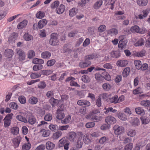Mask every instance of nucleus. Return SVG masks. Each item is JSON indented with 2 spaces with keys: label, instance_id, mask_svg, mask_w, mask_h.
Listing matches in <instances>:
<instances>
[{
  "label": "nucleus",
  "instance_id": "1",
  "mask_svg": "<svg viewBox=\"0 0 150 150\" xmlns=\"http://www.w3.org/2000/svg\"><path fill=\"white\" fill-rule=\"evenodd\" d=\"M59 42L57 38V35L55 33H52L50 36L49 43L52 46H56L59 45Z\"/></svg>",
  "mask_w": 150,
  "mask_h": 150
},
{
  "label": "nucleus",
  "instance_id": "2",
  "mask_svg": "<svg viewBox=\"0 0 150 150\" xmlns=\"http://www.w3.org/2000/svg\"><path fill=\"white\" fill-rule=\"evenodd\" d=\"M119 39L120 41L118 43V47L121 50H122L127 44V40L126 38V36L124 35H122L119 36Z\"/></svg>",
  "mask_w": 150,
  "mask_h": 150
},
{
  "label": "nucleus",
  "instance_id": "3",
  "mask_svg": "<svg viewBox=\"0 0 150 150\" xmlns=\"http://www.w3.org/2000/svg\"><path fill=\"white\" fill-rule=\"evenodd\" d=\"M13 114L11 113L7 115L5 117L3 120L4 123V127L7 128L9 126L11 125V120L12 119V116Z\"/></svg>",
  "mask_w": 150,
  "mask_h": 150
},
{
  "label": "nucleus",
  "instance_id": "4",
  "mask_svg": "<svg viewBox=\"0 0 150 150\" xmlns=\"http://www.w3.org/2000/svg\"><path fill=\"white\" fill-rule=\"evenodd\" d=\"M78 105L83 107H88L91 105V103L89 101L84 99L80 100L77 102Z\"/></svg>",
  "mask_w": 150,
  "mask_h": 150
},
{
  "label": "nucleus",
  "instance_id": "5",
  "mask_svg": "<svg viewBox=\"0 0 150 150\" xmlns=\"http://www.w3.org/2000/svg\"><path fill=\"white\" fill-rule=\"evenodd\" d=\"M93 54H91L88 55L86 56L85 57V62L83 63V64H85V66H90L91 64V62L89 60L92 59L96 57Z\"/></svg>",
  "mask_w": 150,
  "mask_h": 150
},
{
  "label": "nucleus",
  "instance_id": "6",
  "mask_svg": "<svg viewBox=\"0 0 150 150\" xmlns=\"http://www.w3.org/2000/svg\"><path fill=\"white\" fill-rule=\"evenodd\" d=\"M149 10L148 9H146L142 11V13L143 15L140 14L138 16H135V18L137 19H142L146 17L149 13Z\"/></svg>",
  "mask_w": 150,
  "mask_h": 150
},
{
  "label": "nucleus",
  "instance_id": "7",
  "mask_svg": "<svg viewBox=\"0 0 150 150\" xmlns=\"http://www.w3.org/2000/svg\"><path fill=\"white\" fill-rule=\"evenodd\" d=\"M115 133L117 135L123 132L124 128L122 126H119L118 125H115L113 127Z\"/></svg>",
  "mask_w": 150,
  "mask_h": 150
},
{
  "label": "nucleus",
  "instance_id": "8",
  "mask_svg": "<svg viewBox=\"0 0 150 150\" xmlns=\"http://www.w3.org/2000/svg\"><path fill=\"white\" fill-rule=\"evenodd\" d=\"M79 135L81 136L79 137L78 139L76 145V147L78 149L81 148L82 147L83 145L82 137L83 134L82 132H80L79 133Z\"/></svg>",
  "mask_w": 150,
  "mask_h": 150
},
{
  "label": "nucleus",
  "instance_id": "9",
  "mask_svg": "<svg viewBox=\"0 0 150 150\" xmlns=\"http://www.w3.org/2000/svg\"><path fill=\"white\" fill-rule=\"evenodd\" d=\"M17 54L19 56V58L20 60H23L25 57V54L24 52L20 49H16Z\"/></svg>",
  "mask_w": 150,
  "mask_h": 150
},
{
  "label": "nucleus",
  "instance_id": "10",
  "mask_svg": "<svg viewBox=\"0 0 150 150\" xmlns=\"http://www.w3.org/2000/svg\"><path fill=\"white\" fill-rule=\"evenodd\" d=\"M105 121L108 124H113L116 122V120L114 117L111 116H109L106 118Z\"/></svg>",
  "mask_w": 150,
  "mask_h": 150
},
{
  "label": "nucleus",
  "instance_id": "11",
  "mask_svg": "<svg viewBox=\"0 0 150 150\" xmlns=\"http://www.w3.org/2000/svg\"><path fill=\"white\" fill-rule=\"evenodd\" d=\"M18 36V34L17 33L13 32L11 34L8 38V41L9 43L14 41L16 39Z\"/></svg>",
  "mask_w": 150,
  "mask_h": 150
},
{
  "label": "nucleus",
  "instance_id": "12",
  "mask_svg": "<svg viewBox=\"0 0 150 150\" xmlns=\"http://www.w3.org/2000/svg\"><path fill=\"white\" fill-rule=\"evenodd\" d=\"M65 8V6L63 4H61L56 8V12L58 14H61L64 12Z\"/></svg>",
  "mask_w": 150,
  "mask_h": 150
},
{
  "label": "nucleus",
  "instance_id": "13",
  "mask_svg": "<svg viewBox=\"0 0 150 150\" xmlns=\"http://www.w3.org/2000/svg\"><path fill=\"white\" fill-rule=\"evenodd\" d=\"M21 139V138L20 137H17L13 139V142L14 147L16 148L19 146Z\"/></svg>",
  "mask_w": 150,
  "mask_h": 150
},
{
  "label": "nucleus",
  "instance_id": "14",
  "mask_svg": "<svg viewBox=\"0 0 150 150\" xmlns=\"http://www.w3.org/2000/svg\"><path fill=\"white\" fill-rule=\"evenodd\" d=\"M4 55L8 58H11L13 55V52L11 49H7L5 51Z\"/></svg>",
  "mask_w": 150,
  "mask_h": 150
},
{
  "label": "nucleus",
  "instance_id": "15",
  "mask_svg": "<svg viewBox=\"0 0 150 150\" xmlns=\"http://www.w3.org/2000/svg\"><path fill=\"white\" fill-rule=\"evenodd\" d=\"M63 110L62 109H58L57 110V115L56 118L59 120H61L64 117V114L62 112Z\"/></svg>",
  "mask_w": 150,
  "mask_h": 150
},
{
  "label": "nucleus",
  "instance_id": "16",
  "mask_svg": "<svg viewBox=\"0 0 150 150\" xmlns=\"http://www.w3.org/2000/svg\"><path fill=\"white\" fill-rule=\"evenodd\" d=\"M47 23V20L44 19L40 21L38 24V28L39 29L42 28L45 26Z\"/></svg>",
  "mask_w": 150,
  "mask_h": 150
},
{
  "label": "nucleus",
  "instance_id": "17",
  "mask_svg": "<svg viewBox=\"0 0 150 150\" xmlns=\"http://www.w3.org/2000/svg\"><path fill=\"white\" fill-rule=\"evenodd\" d=\"M28 21L24 20L22 22L20 23L17 26V28L19 29H21L25 28L27 25Z\"/></svg>",
  "mask_w": 150,
  "mask_h": 150
},
{
  "label": "nucleus",
  "instance_id": "18",
  "mask_svg": "<svg viewBox=\"0 0 150 150\" xmlns=\"http://www.w3.org/2000/svg\"><path fill=\"white\" fill-rule=\"evenodd\" d=\"M38 102V98L35 96H31L28 100L29 103L31 105H35Z\"/></svg>",
  "mask_w": 150,
  "mask_h": 150
},
{
  "label": "nucleus",
  "instance_id": "19",
  "mask_svg": "<svg viewBox=\"0 0 150 150\" xmlns=\"http://www.w3.org/2000/svg\"><path fill=\"white\" fill-rule=\"evenodd\" d=\"M67 137H64L59 140V147H62L64 146V144L67 143Z\"/></svg>",
  "mask_w": 150,
  "mask_h": 150
},
{
  "label": "nucleus",
  "instance_id": "20",
  "mask_svg": "<svg viewBox=\"0 0 150 150\" xmlns=\"http://www.w3.org/2000/svg\"><path fill=\"white\" fill-rule=\"evenodd\" d=\"M118 117L122 120H126L127 119V115L123 112H119L117 113Z\"/></svg>",
  "mask_w": 150,
  "mask_h": 150
},
{
  "label": "nucleus",
  "instance_id": "21",
  "mask_svg": "<svg viewBox=\"0 0 150 150\" xmlns=\"http://www.w3.org/2000/svg\"><path fill=\"white\" fill-rule=\"evenodd\" d=\"M51 56V53L49 51H45L42 53L41 57L43 59H49Z\"/></svg>",
  "mask_w": 150,
  "mask_h": 150
},
{
  "label": "nucleus",
  "instance_id": "22",
  "mask_svg": "<svg viewBox=\"0 0 150 150\" xmlns=\"http://www.w3.org/2000/svg\"><path fill=\"white\" fill-rule=\"evenodd\" d=\"M23 38L24 40L26 41L31 40L33 39V36L28 33H26L24 34Z\"/></svg>",
  "mask_w": 150,
  "mask_h": 150
},
{
  "label": "nucleus",
  "instance_id": "23",
  "mask_svg": "<svg viewBox=\"0 0 150 150\" xmlns=\"http://www.w3.org/2000/svg\"><path fill=\"white\" fill-rule=\"evenodd\" d=\"M69 139L71 142H73L74 141L76 135V133L74 132H71L69 134Z\"/></svg>",
  "mask_w": 150,
  "mask_h": 150
},
{
  "label": "nucleus",
  "instance_id": "24",
  "mask_svg": "<svg viewBox=\"0 0 150 150\" xmlns=\"http://www.w3.org/2000/svg\"><path fill=\"white\" fill-rule=\"evenodd\" d=\"M32 62L35 64L41 65L44 63V61L42 59L35 58L33 59Z\"/></svg>",
  "mask_w": 150,
  "mask_h": 150
},
{
  "label": "nucleus",
  "instance_id": "25",
  "mask_svg": "<svg viewBox=\"0 0 150 150\" xmlns=\"http://www.w3.org/2000/svg\"><path fill=\"white\" fill-rule=\"evenodd\" d=\"M10 131L13 135H16L19 133V129L17 127H14L11 128Z\"/></svg>",
  "mask_w": 150,
  "mask_h": 150
},
{
  "label": "nucleus",
  "instance_id": "26",
  "mask_svg": "<svg viewBox=\"0 0 150 150\" xmlns=\"http://www.w3.org/2000/svg\"><path fill=\"white\" fill-rule=\"evenodd\" d=\"M46 145L47 149L50 150H52L55 146V144L50 141L47 142Z\"/></svg>",
  "mask_w": 150,
  "mask_h": 150
},
{
  "label": "nucleus",
  "instance_id": "27",
  "mask_svg": "<svg viewBox=\"0 0 150 150\" xmlns=\"http://www.w3.org/2000/svg\"><path fill=\"white\" fill-rule=\"evenodd\" d=\"M108 34L111 35V36L116 35L118 33V30L116 28H111L107 31Z\"/></svg>",
  "mask_w": 150,
  "mask_h": 150
},
{
  "label": "nucleus",
  "instance_id": "28",
  "mask_svg": "<svg viewBox=\"0 0 150 150\" xmlns=\"http://www.w3.org/2000/svg\"><path fill=\"white\" fill-rule=\"evenodd\" d=\"M49 102L52 106H54L59 103V101L54 98H51L49 100Z\"/></svg>",
  "mask_w": 150,
  "mask_h": 150
},
{
  "label": "nucleus",
  "instance_id": "29",
  "mask_svg": "<svg viewBox=\"0 0 150 150\" xmlns=\"http://www.w3.org/2000/svg\"><path fill=\"white\" fill-rule=\"evenodd\" d=\"M130 31L132 33H139L140 28L137 25H134L131 27Z\"/></svg>",
  "mask_w": 150,
  "mask_h": 150
},
{
  "label": "nucleus",
  "instance_id": "30",
  "mask_svg": "<svg viewBox=\"0 0 150 150\" xmlns=\"http://www.w3.org/2000/svg\"><path fill=\"white\" fill-rule=\"evenodd\" d=\"M40 132L41 133L42 136L44 137H47L50 135V131L49 130H46L43 129L40 130Z\"/></svg>",
  "mask_w": 150,
  "mask_h": 150
},
{
  "label": "nucleus",
  "instance_id": "31",
  "mask_svg": "<svg viewBox=\"0 0 150 150\" xmlns=\"http://www.w3.org/2000/svg\"><path fill=\"white\" fill-rule=\"evenodd\" d=\"M117 66H126L128 64V62L126 60H121L117 62Z\"/></svg>",
  "mask_w": 150,
  "mask_h": 150
},
{
  "label": "nucleus",
  "instance_id": "32",
  "mask_svg": "<svg viewBox=\"0 0 150 150\" xmlns=\"http://www.w3.org/2000/svg\"><path fill=\"white\" fill-rule=\"evenodd\" d=\"M62 132L60 131H58L54 133L53 134V138L54 139H57L61 136Z\"/></svg>",
  "mask_w": 150,
  "mask_h": 150
},
{
  "label": "nucleus",
  "instance_id": "33",
  "mask_svg": "<svg viewBox=\"0 0 150 150\" xmlns=\"http://www.w3.org/2000/svg\"><path fill=\"white\" fill-rule=\"evenodd\" d=\"M130 71V69L129 67L125 68L122 72V76L123 77H126L129 74Z\"/></svg>",
  "mask_w": 150,
  "mask_h": 150
},
{
  "label": "nucleus",
  "instance_id": "34",
  "mask_svg": "<svg viewBox=\"0 0 150 150\" xmlns=\"http://www.w3.org/2000/svg\"><path fill=\"white\" fill-rule=\"evenodd\" d=\"M137 4L140 6H144L147 4V0H137Z\"/></svg>",
  "mask_w": 150,
  "mask_h": 150
},
{
  "label": "nucleus",
  "instance_id": "35",
  "mask_svg": "<svg viewBox=\"0 0 150 150\" xmlns=\"http://www.w3.org/2000/svg\"><path fill=\"white\" fill-rule=\"evenodd\" d=\"M102 75L103 77L104 78L105 80L108 81L111 80V76L107 72H103L102 74Z\"/></svg>",
  "mask_w": 150,
  "mask_h": 150
},
{
  "label": "nucleus",
  "instance_id": "36",
  "mask_svg": "<svg viewBox=\"0 0 150 150\" xmlns=\"http://www.w3.org/2000/svg\"><path fill=\"white\" fill-rule=\"evenodd\" d=\"M118 96L117 95H115L112 98H109L108 100V101L111 103H118Z\"/></svg>",
  "mask_w": 150,
  "mask_h": 150
},
{
  "label": "nucleus",
  "instance_id": "37",
  "mask_svg": "<svg viewBox=\"0 0 150 150\" xmlns=\"http://www.w3.org/2000/svg\"><path fill=\"white\" fill-rule=\"evenodd\" d=\"M103 3L102 0H100L97 1L95 4L93 6L94 9H98L101 6Z\"/></svg>",
  "mask_w": 150,
  "mask_h": 150
},
{
  "label": "nucleus",
  "instance_id": "38",
  "mask_svg": "<svg viewBox=\"0 0 150 150\" xmlns=\"http://www.w3.org/2000/svg\"><path fill=\"white\" fill-rule=\"evenodd\" d=\"M92 120L94 122H98L102 119V117L101 116L98 115H92Z\"/></svg>",
  "mask_w": 150,
  "mask_h": 150
},
{
  "label": "nucleus",
  "instance_id": "39",
  "mask_svg": "<svg viewBox=\"0 0 150 150\" xmlns=\"http://www.w3.org/2000/svg\"><path fill=\"white\" fill-rule=\"evenodd\" d=\"M78 9L75 8H73L71 9L69 12V14L70 16H73L78 12Z\"/></svg>",
  "mask_w": 150,
  "mask_h": 150
},
{
  "label": "nucleus",
  "instance_id": "40",
  "mask_svg": "<svg viewBox=\"0 0 150 150\" xmlns=\"http://www.w3.org/2000/svg\"><path fill=\"white\" fill-rule=\"evenodd\" d=\"M145 43L144 40L142 38L139 39L138 41L135 44V46H141L144 45Z\"/></svg>",
  "mask_w": 150,
  "mask_h": 150
},
{
  "label": "nucleus",
  "instance_id": "41",
  "mask_svg": "<svg viewBox=\"0 0 150 150\" xmlns=\"http://www.w3.org/2000/svg\"><path fill=\"white\" fill-rule=\"evenodd\" d=\"M136 134V131L133 129L128 130L127 132V134L128 136L131 137L134 136Z\"/></svg>",
  "mask_w": 150,
  "mask_h": 150
},
{
  "label": "nucleus",
  "instance_id": "42",
  "mask_svg": "<svg viewBox=\"0 0 150 150\" xmlns=\"http://www.w3.org/2000/svg\"><path fill=\"white\" fill-rule=\"evenodd\" d=\"M109 139L105 137H103L100 138L99 140V143L101 144H103L106 143L107 141H108Z\"/></svg>",
  "mask_w": 150,
  "mask_h": 150
},
{
  "label": "nucleus",
  "instance_id": "43",
  "mask_svg": "<svg viewBox=\"0 0 150 150\" xmlns=\"http://www.w3.org/2000/svg\"><path fill=\"white\" fill-rule=\"evenodd\" d=\"M16 118L18 120L24 122L25 123L27 122V120L24 117L22 116L21 115H17L16 117Z\"/></svg>",
  "mask_w": 150,
  "mask_h": 150
},
{
  "label": "nucleus",
  "instance_id": "44",
  "mask_svg": "<svg viewBox=\"0 0 150 150\" xmlns=\"http://www.w3.org/2000/svg\"><path fill=\"white\" fill-rule=\"evenodd\" d=\"M89 137V134H86L84 136L83 140L86 144H88L90 142Z\"/></svg>",
  "mask_w": 150,
  "mask_h": 150
},
{
  "label": "nucleus",
  "instance_id": "45",
  "mask_svg": "<svg viewBox=\"0 0 150 150\" xmlns=\"http://www.w3.org/2000/svg\"><path fill=\"white\" fill-rule=\"evenodd\" d=\"M49 128L52 131H55L58 129V127L56 125L50 124L49 126Z\"/></svg>",
  "mask_w": 150,
  "mask_h": 150
},
{
  "label": "nucleus",
  "instance_id": "46",
  "mask_svg": "<svg viewBox=\"0 0 150 150\" xmlns=\"http://www.w3.org/2000/svg\"><path fill=\"white\" fill-rule=\"evenodd\" d=\"M36 15L37 18L42 19L45 16V13L43 11H39L37 13Z\"/></svg>",
  "mask_w": 150,
  "mask_h": 150
},
{
  "label": "nucleus",
  "instance_id": "47",
  "mask_svg": "<svg viewBox=\"0 0 150 150\" xmlns=\"http://www.w3.org/2000/svg\"><path fill=\"white\" fill-rule=\"evenodd\" d=\"M142 124H146L149 122V118L146 117H141Z\"/></svg>",
  "mask_w": 150,
  "mask_h": 150
},
{
  "label": "nucleus",
  "instance_id": "48",
  "mask_svg": "<svg viewBox=\"0 0 150 150\" xmlns=\"http://www.w3.org/2000/svg\"><path fill=\"white\" fill-rule=\"evenodd\" d=\"M90 1V0H81V2L79 3V5L81 7H83L89 3Z\"/></svg>",
  "mask_w": 150,
  "mask_h": 150
},
{
  "label": "nucleus",
  "instance_id": "49",
  "mask_svg": "<svg viewBox=\"0 0 150 150\" xmlns=\"http://www.w3.org/2000/svg\"><path fill=\"white\" fill-rule=\"evenodd\" d=\"M105 109L106 110L104 112V113L106 114L108 113L109 112L115 113L117 111L116 110L113 109V108L111 107H109L107 108H105Z\"/></svg>",
  "mask_w": 150,
  "mask_h": 150
},
{
  "label": "nucleus",
  "instance_id": "50",
  "mask_svg": "<svg viewBox=\"0 0 150 150\" xmlns=\"http://www.w3.org/2000/svg\"><path fill=\"white\" fill-rule=\"evenodd\" d=\"M146 53V51L145 50H143L140 52H136L135 53V55L138 57H142L145 55Z\"/></svg>",
  "mask_w": 150,
  "mask_h": 150
},
{
  "label": "nucleus",
  "instance_id": "51",
  "mask_svg": "<svg viewBox=\"0 0 150 150\" xmlns=\"http://www.w3.org/2000/svg\"><path fill=\"white\" fill-rule=\"evenodd\" d=\"M35 55V52L34 50H30L28 51V58L31 59L34 57Z\"/></svg>",
  "mask_w": 150,
  "mask_h": 150
},
{
  "label": "nucleus",
  "instance_id": "52",
  "mask_svg": "<svg viewBox=\"0 0 150 150\" xmlns=\"http://www.w3.org/2000/svg\"><path fill=\"white\" fill-rule=\"evenodd\" d=\"M141 104L142 105L145 107L149 106L150 101L147 100H143L141 102Z\"/></svg>",
  "mask_w": 150,
  "mask_h": 150
},
{
  "label": "nucleus",
  "instance_id": "53",
  "mask_svg": "<svg viewBox=\"0 0 150 150\" xmlns=\"http://www.w3.org/2000/svg\"><path fill=\"white\" fill-rule=\"evenodd\" d=\"M102 87L105 90L108 91L111 88L112 86L109 83H105L103 85Z\"/></svg>",
  "mask_w": 150,
  "mask_h": 150
},
{
  "label": "nucleus",
  "instance_id": "54",
  "mask_svg": "<svg viewBox=\"0 0 150 150\" xmlns=\"http://www.w3.org/2000/svg\"><path fill=\"white\" fill-rule=\"evenodd\" d=\"M28 122L31 125L34 124L36 121V120L35 117L33 116H31L29 117L28 120Z\"/></svg>",
  "mask_w": 150,
  "mask_h": 150
},
{
  "label": "nucleus",
  "instance_id": "55",
  "mask_svg": "<svg viewBox=\"0 0 150 150\" xmlns=\"http://www.w3.org/2000/svg\"><path fill=\"white\" fill-rule=\"evenodd\" d=\"M9 105L10 107L15 110H17L18 107L16 103L14 102L10 103Z\"/></svg>",
  "mask_w": 150,
  "mask_h": 150
},
{
  "label": "nucleus",
  "instance_id": "56",
  "mask_svg": "<svg viewBox=\"0 0 150 150\" xmlns=\"http://www.w3.org/2000/svg\"><path fill=\"white\" fill-rule=\"evenodd\" d=\"M31 147V145L29 143L24 144L22 147L23 150H29Z\"/></svg>",
  "mask_w": 150,
  "mask_h": 150
},
{
  "label": "nucleus",
  "instance_id": "57",
  "mask_svg": "<svg viewBox=\"0 0 150 150\" xmlns=\"http://www.w3.org/2000/svg\"><path fill=\"white\" fill-rule=\"evenodd\" d=\"M18 100L19 102L22 104H24L26 102L25 97L23 96L19 97Z\"/></svg>",
  "mask_w": 150,
  "mask_h": 150
},
{
  "label": "nucleus",
  "instance_id": "58",
  "mask_svg": "<svg viewBox=\"0 0 150 150\" xmlns=\"http://www.w3.org/2000/svg\"><path fill=\"white\" fill-rule=\"evenodd\" d=\"M71 119V117L70 115H68L64 120H62V123L63 124H66L69 123Z\"/></svg>",
  "mask_w": 150,
  "mask_h": 150
},
{
  "label": "nucleus",
  "instance_id": "59",
  "mask_svg": "<svg viewBox=\"0 0 150 150\" xmlns=\"http://www.w3.org/2000/svg\"><path fill=\"white\" fill-rule=\"evenodd\" d=\"M135 110L136 113L138 114L143 115L144 114V110L140 107L136 108Z\"/></svg>",
  "mask_w": 150,
  "mask_h": 150
},
{
  "label": "nucleus",
  "instance_id": "60",
  "mask_svg": "<svg viewBox=\"0 0 150 150\" xmlns=\"http://www.w3.org/2000/svg\"><path fill=\"white\" fill-rule=\"evenodd\" d=\"M52 119V115L50 113L47 114L44 117V119L46 121H50Z\"/></svg>",
  "mask_w": 150,
  "mask_h": 150
},
{
  "label": "nucleus",
  "instance_id": "61",
  "mask_svg": "<svg viewBox=\"0 0 150 150\" xmlns=\"http://www.w3.org/2000/svg\"><path fill=\"white\" fill-rule=\"evenodd\" d=\"M106 26L104 25H100L98 28V30L99 32L102 33L104 32L106 29Z\"/></svg>",
  "mask_w": 150,
  "mask_h": 150
},
{
  "label": "nucleus",
  "instance_id": "62",
  "mask_svg": "<svg viewBox=\"0 0 150 150\" xmlns=\"http://www.w3.org/2000/svg\"><path fill=\"white\" fill-rule=\"evenodd\" d=\"M142 93V91L140 88H138L133 90V93L134 94L136 95L141 93Z\"/></svg>",
  "mask_w": 150,
  "mask_h": 150
},
{
  "label": "nucleus",
  "instance_id": "63",
  "mask_svg": "<svg viewBox=\"0 0 150 150\" xmlns=\"http://www.w3.org/2000/svg\"><path fill=\"white\" fill-rule=\"evenodd\" d=\"M46 86V84L43 81L40 82L38 85V87L40 89H43Z\"/></svg>",
  "mask_w": 150,
  "mask_h": 150
},
{
  "label": "nucleus",
  "instance_id": "64",
  "mask_svg": "<svg viewBox=\"0 0 150 150\" xmlns=\"http://www.w3.org/2000/svg\"><path fill=\"white\" fill-rule=\"evenodd\" d=\"M82 80L86 83H88L90 81V79L88 76H83L81 78Z\"/></svg>",
  "mask_w": 150,
  "mask_h": 150
}]
</instances>
